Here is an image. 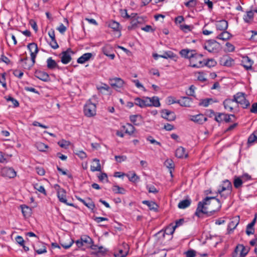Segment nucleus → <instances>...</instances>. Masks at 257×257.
<instances>
[{
    "instance_id": "nucleus-1",
    "label": "nucleus",
    "mask_w": 257,
    "mask_h": 257,
    "mask_svg": "<svg viewBox=\"0 0 257 257\" xmlns=\"http://www.w3.org/2000/svg\"><path fill=\"white\" fill-rule=\"evenodd\" d=\"M221 207V203L216 197H206L198 202L195 215L198 217H202L201 214H205L207 217L211 216Z\"/></svg>"
},
{
    "instance_id": "nucleus-2",
    "label": "nucleus",
    "mask_w": 257,
    "mask_h": 257,
    "mask_svg": "<svg viewBox=\"0 0 257 257\" xmlns=\"http://www.w3.org/2000/svg\"><path fill=\"white\" fill-rule=\"evenodd\" d=\"M189 66L193 68H201L205 66V60L203 55L196 52L190 61Z\"/></svg>"
},
{
    "instance_id": "nucleus-3",
    "label": "nucleus",
    "mask_w": 257,
    "mask_h": 257,
    "mask_svg": "<svg viewBox=\"0 0 257 257\" xmlns=\"http://www.w3.org/2000/svg\"><path fill=\"white\" fill-rule=\"evenodd\" d=\"M234 100H235L236 105L239 104L243 108H247L250 103L245 97V94L242 92H238L233 95Z\"/></svg>"
},
{
    "instance_id": "nucleus-4",
    "label": "nucleus",
    "mask_w": 257,
    "mask_h": 257,
    "mask_svg": "<svg viewBox=\"0 0 257 257\" xmlns=\"http://www.w3.org/2000/svg\"><path fill=\"white\" fill-rule=\"evenodd\" d=\"M96 106L95 103L88 101L84 106V113L87 117H92L96 114Z\"/></svg>"
},
{
    "instance_id": "nucleus-5",
    "label": "nucleus",
    "mask_w": 257,
    "mask_h": 257,
    "mask_svg": "<svg viewBox=\"0 0 257 257\" xmlns=\"http://www.w3.org/2000/svg\"><path fill=\"white\" fill-rule=\"evenodd\" d=\"M203 47L210 53H215L218 51L219 44L215 40H210L204 44Z\"/></svg>"
},
{
    "instance_id": "nucleus-6",
    "label": "nucleus",
    "mask_w": 257,
    "mask_h": 257,
    "mask_svg": "<svg viewBox=\"0 0 257 257\" xmlns=\"http://www.w3.org/2000/svg\"><path fill=\"white\" fill-rule=\"evenodd\" d=\"M196 50L194 49H183L179 52V54L184 58L189 59V61L196 53Z\"/></svg>"
},
{
    "instance_id": "nucleus-7",
    "label": "nucleus",
    "mask_w": 257,
    "mask_h": 257,
    "mask_svg": "<svg viewBox=\"0 0 257 257\" xmlns=\"http://www.w3.org/2000/svg\"><path fill=\"white\" fill-rule=\"evenodd\" d=\"M57 196L59 201L66 205L74 207V204L69 203L66 199V191L64 189L60 188L57 191Z\"/></svg>"
},
{
    "instance_id": "nucleus-8",
    "label": "nucleus",
    "mask_w": 257,
    "mask_h": 257,
    "mask_svg": "<svg viewBox=\"0 0 257 257\" xmlns=\"http://www.w3.org/2000/svg\"><path fill=\"white\" fill-rule=\"evenodd\" d=\"M230 116L235 117L234 114H227L223 113H218L217 115L215 116V120L218 122H221L224 121L226 122H230Z\"/></svg>"
},
{
    "instance_id": "nucleus-9",
    "label": "nucleus",
    "mask_w": 257,
    "mask_h": 257,
    "mask_svg": "<svg viewBox=\"0 0 257 257\" xmlns=\"http://www.w3.org/2000/svg\"><path fill=\"white\" fill-rule=\"evenodd\" d=\"M70 53H73L70 49L61 53V61L63 64H67L71 61L72 58Z\"/></svg>"
},
{
    "instance_id": "nucleus-10",
    "label": "nucleus",
    "mask_w": 257,
    "mask_h": 257,
    "mask_svg": "<svg viewBox=\"0 0 257 257\" xmlns=\"http://www.w3.org/2000/svg\"><path fill=\"white\" fill-rule=\"evenodd\" d=\"M223 104L224 108L230 112H232L234 108L236 106V104L235 100H234V98H227L225 99L223 102Z\"/></svg>"
},
{
    "instance_id": "nucleus-11",
    "label": "nucleus",
    "mask_w": 257,
    "mask_h": 257,
    "mask_svg": "<svg viewBox=\"0 0 257 257\" xmlns=\"http://www.w3.org/2000/svg\"><path fill=\"white\" fill-rule=\"evenodd\" d=\"M135 104L142 108L149 107V104L148 102H150L149 97H145L143 99L140 97H136L135 99Z\"/></svg>"
},
{
    "instance_id": "nucleus-12",
    "label": "nucleus",
    "mask_w": 257,
    "mask_h": 257,
    "mask_svg": "<svg viewBox=\"0 0 257 257\" xmlns=\"http://www.w3.org/2000/svg\"><path fill=\"white\" fill-rule=\"evenodd\" d=\"M190 119L195 123L203 124L207 120V118L203 114L199 113L197 115H190Z\"/></svg>"
},
{
    "instance_id": "nucleus-13",
    "label": "nucleus",
    "mask_w": 257,
    "mask_h": 257,
    "mask_svg": "<svg viewBox=\"0 0 257 257\" xmlns=\"http://www.w3.org/2000/svg\"><path fill=\"white\" fill-rule=\"evenodd\" d=\"M3 176L9 178H14L16 176V172L12 168L5 167L2 170Z\"/></svg>"
},
{
    "instance_id": "nucleus-14",
    "label": "nucleus",
    "mask_w": 257,
    "mask_h": 257,
    "mask_svg": "<svg viewBox=\"0 0 257 257\" xmlns=\"http://www.w3.org/2000/svg\"><path fill=\"white\" fill-rule=\"evenodd\" d=\"M35 76L40 80L47 82L50 80V76L48 74L44 71L40 70H36L35 72Z\"/></svg>"
},
{
    "instance_id": "nucleus-15",
    "label": "nucleus",
    "mask_w": 257,
    "mask_h": 257,
    "mask_svg": "<svg viewBox=\"0 0 257 257\" xmlns=\"http://www.w3.org/2000/svg\"><path fill=\"white\" fill-rule=\"evenodd\" d=\"M239 222V216L233 217L232 220L229 223L228 225V233H231L233 230L236 227Z\"/></svg>"
},
{
    "instance_id": "nucleus-16",
    "label": "nucleus",
    "mask_w": 257,
    "mask_h": 257,
    "mask_svg": "<svg viewBox=\"0 0 257 257\" xmlns=\"http://www.w3.org/2000/svg\"><path fill=\"white\" fill-rule=\"evenodd\" d=\"M215 26L217 30L223 31L227 30L228 24L227 21L221 20L216 21Z\"/></svg>"
},
{
    "instance_id": "nucleus-17",
    "label": "nucleus",
    "mask_w": 257,
    "mask_h": 257,
    "mask_svg": "<svg viewBox=\"0 0 257 257\" xmlns=\"http://www.w3.org/2000/svg\"><path fill=\"white\" fill-rule=\"evenodd\" d=\"M162 116L169 121L174 120L176 118L174 112L167 109L162 110Z\"/></svg>"
},
{
    "instance_id": "nucleus-18",
    "label": "nucleus",
    "mask_w": 257,
    "mask_h": 257,
    "mask_svg": "<svg viewBox=\"0 0 257 257\" xmlns=\"http://www.w3.org/2000/svg\"><path fill=\"white\" fill-rule=\"evenodd\" d=\"M46 63L47 67L49 70H54L55 69H60L56 61L53 59L52 57H49L47 59Z\"/></svg>"
},
{
    "instance_id": "nucleus-19",
    "label": "nucleus",
    "mask_w": 257,
    "mask_h": 257,
    "mask_svg": "<svg viewBox=\"0 0 257 257\" xmlns=\"http://www.w3.org/2000/svg\"><path fill=\"white\" fill-rule=\"evenodd\" d=\"M252 64L253 61L248 57L246 56L242 58L241 65L246 70L251 69Z\"/></svg>"
},
{
    "instance_id": "nucleus-20",
    "label": "nucleus",
    "mask_w": 257,
    "mask_h": 257,
    "mask_svg": "<svg viewBox=\"0 0 257 257\" xmlns=\"http://www.w3.org/2000/svg\"><path fill=\"white\" fill-rule=\"evenodd\" d=\"M192 103V99L188 97H183L181 99L177 101V103L184 107H190Z\"/></svg>"
},
{
    "instance_id": "nucleus-21",
    "label": "nucleus",
    "mask_w": 257,
    "mask_h": 257,
    "mask_svg": "<svg viewBox=\"0 0 257 257\" xmlns=\"http://www.w3.org/2000/svg\"><path fill=\"white\" fill-rule=\"evenodd\" d=\"M108 27L113 30L114 31H116L118 33V37H120L121 35L120 25L119 24L114 21H111L109 22Z\"/></svg>"
},
{
    "instance_id": "nucleus-22",
    "label": "nucleus",
    "mask_w": 257,
    "mask_h": 257,
    "mask_svg": "<svg viewBox=\"0 0 257 257\" xmlns=\"http://www.w3.org/2000/svg\"><path fill=\"white\" fill-rule=\"evenodd\" d=\"M132 15L134 16L132 18L131 24L133 28H136L139 24L142 23L143 20L142 18L137 16V14H132Z\"/></svg>"
},
{
    "instance_id": "nucleus-23",
    "label": "nucleus",
    "mask_w": 257,
    "mask_h": 257,
    "mask_svg": "<svg viewBox=\"0 0 257 257\" xmlns=\"http://www.w3.org/2000/svg\"><path fill=\"white\" fill-rule=\"evenodd\" d=\"M256 220V217L255 216L254 218L252 220V221L247 225L246 229V233L248 235L253 234L254 233V228H253V226L255 223Z\"/></svg>"
},
{
    "instance_id": "nucleus-24",
    "label": "nucleus",
    "mask_w": 257,
    "mask_h": 257,
    "mask_svg": "<svg viewBox=\"0 0 257 257\" xmlns=\"http://www.w3.org/2000/svg\"><path fill=\"white\" fill-rule=\"evenodd\" d=\"M235 251L236 252L240 251V257H244L247 254L248 249L243 245L239 244L236 247Z\"/></svg>"
},
{
    "instance_id": "nucleus-25",
    "label": "nucleus",
    "mask_w": 257,
    "mask_h": 257,
    "mask_svg": "<svg viewBox=\"0 0 257 257\" xmlns=\"http://www.w3.org/2000/svg\"><path fill=\"white\" fill-rule=\"evenodd\" d=\"M175 155L178 158H187L188 157V154L186 153L185 149L182 147H180L177 149Z\"/></svg>"
},
{
    "instance_id": "nucleus-26",
    "label": "nucleus",
    "mask_w": 257,
    "mask_h": 257,
    "mask_svg": "<svg viewBox=\"0 0 257 257\" xmlns=\"http://www.w3.org/2000/svg\"><path fill=\"white\" fill-rule=\"evenodd\" d=\"M111 86L120 88L123 86V81L119 78H115L110 80Z\"/></svg>"
},
{
    "instance_id": "nucleus-27",
    "label": "nucleus",
    "mask_w": 257,
    "mask_h": 257,
    "mask_svg": "<svg viewBox=\"0 0 257 257\" xmlns=\"http://www.w3.org/2000/svg\"><path fill=\"white\" fill-rule=\"evenodd\" d=\"M92 56L91 53H86L78 58L77 62L79 64H83L88 61Z\"/></svg>"
},
{
    "instance_id": "nucleus-28",
    "label": "nucleus",
    "mask_w": 257,
    "mask_h": 257,
    "mask_svg": "<svg viewBox=\"0 0 257 257\" xmlns=\"http://www.w3.org/2000/svg\"><path fill=\"white\" fill-rule=\"evenodd\" d=\"M20 208L25 217H28L31 216L32 214V209L30 207L26 205H21L20 206Z\"/></svg>"
},
{
    "instance_id": "nucleus-29",
    "label": "nucleus",
    "mask_w": 257,
    "mask_h": 257,
    "mask_svg": "<svg viewBox=\"0 0 257 257\" xmlns=\"http://www.w3.org/2000/svg\"><path fill=\"white\" fill-rule=\"evenodd\" d=\"M232 37L231 34L228 32L225 31H222L219 35L216 37V39L226 41Z\"/></svg>"
},
{
    "instance_id": "nucleus-30",
    "label": "nucleus",
    "mask_w": 257,
    "mask_h": 257,
    "mask_svg": "<svg viewBox=\"0 0 257 257\" xmlns=\"http://www.w3.org/2000/svg\"><path fill=\"white\" fill-rule=\"evenodd\" d=\"M81 238L84 245V249L89 248L91 243H93L92 238L87 235H84L82 236Z\"/></svg>"
},
{
    "instance_id": "nucleus-31",
    "label": "nucleus",
    "mask_w": 257,
    "mask_h": 257,
    "mask_svg": "<svg viewBox=\"0 0 257 257\" xmlns=\"http://www.w3.org/2000/svg\"><path fill=\"white\" fill-rule=\"evenodd\" d=\"M191 203V200L189 198L180 201L178 204V207L180 209H185L189 207Z\"/></svg>"
},
{
    "instance_id": "nucleus-32",
    "label": "nucleus",
    "mask_w": 257,
    "mask_h": 257,
    "mask_svg": "<svg viewBox=\"0 0 257 257\" xmlns=\"http://www.w3.org/2000/svg\"><path fill=\"white\" fill-rule=\"evenodd\" d=\"M122 128L125 132V133L129 135H132L135 130V127L131 123H127L125 125H123Z\"/></svg>"
},
{
    "instance_id": "nucleus-33",
    "label": "nucleus",
    "mask_w": 257,
    "mask_h": 257,
    "mask_svg": "<svg viewBox=\"0 0 257 257\" xmlns=\"http://www.w3.org/2000/svg\"><path fill=\"white\" fill-rule=\"evenodd\" d=\"M150 102H148L149 106L159 107L160 106L159 98L157 96H153L152 97H149Z\"/></svg>"
},
{
    "instance_id": "nucleus-34",
    "label": "nucleus",
    "mask_w": 257,
    "mask_h": 257,
    "mask_svg": "<svg viewBox=\"0 0 257 257\" xmlns=\"http://www.w3.org/2000/svg\"><path fill=\"white\" fill-rule=\"evenodd\" d=\"M221 185L225 187L226 189L227 190L226 195L230 194L232 189L231 182L226 179L222 181Z\"/></svg>"
},
{
    "instance_id": "nucleus-35",
    "label": "nucleus",
    "mask_w": 257,
    "mask_h": 257,
    "mask_svg": "<svg viewBox=\"0 0 257 257\" xmlns=\"http://www.w3.org/2000/svg\"><path fill=\"white\" fill-rule=\"evenodd\" d=\"M93 161L96 163V165H91L90 170L92 172L101 171V168L99 160L97 159H94Z\"/></svg>"
},
{
    "instance_id": "nucleus-36",
    "label": "nucleus",
    "mask_w": 257,
    "mask_h": 257,
    "mask_svg": "<svg viewBox=\"0 0 257 257\" xmlns=\"http://www.w3.org/2000/svg\"><path fill=\"white\" fill-rule=\"evenodd\" d=\"M28 48L30 50L31 53L37 54L38 52V48L37 44L31 43L28 44Z\"/></svg>"
},
{
    "instance_id": "nucleus-37",
    "label": "nucleus",
    "mask_w": 257,
    "mask_h": 257,
    "mask_svg": "<svg viewBox=\"0 0 257 257\" xmlns=\"http://www.w3.org/2000/svg\"><path fill=\"white\" fill-rule=\"evenodd\" d=\"M254 16V12L252 11H247L246 14L243 16V20L246 23H249L251 21Z\"/></svg>"
},
{
    "instance_id": "nucleus-38",
    "label": "nucleus",
    "mask_w": 257,
    "mask_h": 257,
    "mask_svg": "<svg viewBox=\"0 0 257 257\" xmlns=\"http://www.w3.org/2000/svg\"><path fill=\"white\" fill-rule=\"evenodd\" d=\"M112 190L116 194H124L126 193V190L123 188L116 185L113 186Z\"/></svg>"
},
{
    "instance_id": "nucleus-39",
    "label": "nucleus",
    "mask_w": 257,
    "mask_h": 257,
    "mask_svg": "<svg viewBox=\"0 0 257 257\" xmlns=\"http://www.w3.org/2000/svg\"><path fill=\"white\" fill-rule=\"evenodd\" d=\"M227 190L221 184L219 185V188L217 190V193L219 194L221 197L225 199L228 195H226Z\"/></svg>"
},
{
    "instance_id": "nucleus-40",
    "label": "nucleus",
    "mask_w": 257,
    "mask_h": 257,
    "mask_svg": "<svg viewBox=\"0 0 257 257\" xmlns=\"http://www.w3.org/2000/svg\"><path fill=\"white\" fill-rule=\"evenodd\" d=\"M68 243H66L62 240L60 241L61 245L65 249L69 248L74 243V240L70 237L68 238Z\"/></svg>"
},
{
    "instance_id": "nucleus-41",
    "label": "nucleus",
    "mask_w": 257,
    "mask_h": 257,
    "mask_svg": "<svg viewBox=\"0 0 257 257\" xmlns=\"http://www.w3.org/2000/svg\"><path fill=\"white\" fill-rule=\"evenodd\" d=\"M37 149L40 152H45L48 146L42 142H37L35 144Z\"/></svg>"
},
{
    "instance_id": "nucleus-42",
    "label": "nucleus",
    "mask_w": 257,
    "mask_h": 257,
    "mask_svg": "<svg viewBox=\"0 0 257 257\" xmlns=\"http://www.w3.org/2000/svg\"><path fill=\"white\" fill-rule=\"evenodd\" d=\"M243 182L241 177H235L233 181V185L235 188H239L242 186Z\"/></svg>"
},
{
    "instance_id": "nucleus-43",
    "label": "nucleus",
    "mask_w": 257,
    "mask_h": 257,
    "mask_svg": "<svg viewBox=\"0 0 257 257\" xmlns=\"http://www.w3.org/2000/svg\"><path fill=\"white\" fill-rule=\"evenodd\" d=\"M102 51L105 55L107 56L113 51V49L110 45L107 44L102 48Z\"/></svg>"
},
{
    "instance_id": "nucleus-44",
    "label": "nucleus",
    "mask_w": 257,
    "mask_h": 257,
    "mask_svg": "<svg viewBox=\"0 0 257 257\" xmlns=\"http://www.w3.org/2000/svg\"><path fill=\"white\" fill-rule=\"evenodd\" d=\"M164 165L170 169V172L172 175V170L174 168L173 161L171 159H167L164 163Z\"/></svg>"
},
{
    "instance_id": "nucleus-45",
    "label": "nucleus",
    "mask_w": 257,
    "mask_h": 257,
    "mask_svg": "<svg viewBox=\"0 0 257 257\" xmlns=\"http://www.w3.org/2000/svg\"><path fill=\"white\" fill-rule=\"evenodd\" d=\"M176 55L171 51H168L165 52L163 55H162L161 56V58H163L165 59H168V58H174L175 57Z\"/></svg>"
},
{
    "instance_id": "nucleus-46",
    "label": "nucleus",
    "mask_w": 257,
    "mask_h": 257,
    "mask_svg": "<svg viewBox=\"0 0 257 257\" xmlns=\"http://www.w3.org/2000/svg\"><path fill=\"white\" fill-rule=\"evenodd\" d=\"M255 141L257 142V136H255L252 133L249 136L247 140V145L248 147L250 146Z\"/></svg>"
},
{
    "instance_id": "nucleus-47",
    "label": "nucleus",
    "mask_w": 257,
    "mask_h": 257,
    "mask_svg": "<svg viewBox=\"0 0 257 257\" xmlns=\"http://www.w3.org/2000/svg\"><path fill=\"white\" fill-rule=\"evenodd\" d=\"M130 120L132 122H133L135 125H138L139 123L137 122L138 119H139L140 120L142 119V116L141 115L136 114V115H132L130 116Z\"/></svg>"
},
{
    "instance_id": "nucleus-48",
    "label": "nucleus",
    "mask_w": 257,
    "mask_h": 257,
    "mask_svg": "<svg viewBox=\"0 0 257 257\" xmlns=\"http://www.w3.org/2000/svg\"><path fill=\"white\" fill-rule=\"evenodd\" d=\"M34 187L35 189L38 190L40 193L43 194L45 195H47L46 191L43 186L40 185L39 184L36 183L34 184Z\"/></svg>"
},
{
    "instance_id": "nucleus-49",
    "label": "nucleus",
    "mask_w": 257,
    "mask_h": 257,
    "mask_svg": "<svg viewBox=\"0 0 257 257\" xmlns=\"http://www.w3.org/2000/svg\"><path fill=\"white\" fill-rule=\"evenodd\" d=\"M36 55H37V54H34L33 53H31V62L29 63V65L26 66L25 69L29 70L34 65V64L35 63V59L36 57Z\"/></svg>"
},
{
    "instance_id": "nucleus-50",
    "label": "nucleus",
    "mask_w": 257,
    "mask_h": 257,
    "mask_svg": "<svg viewBox=\"0 0 257 257\" xmlns=\"http://www.w3.org/2000/svg\"><path fill=\"white\" fill-rule=\"evenodd\" d=\"M126 176L128 177L129 180L133 183L137 182L140 179L139 177L135 172L132 174V176L128 174L126 175Z\"/></svg>"
},
{
    "instance_id": "nucleus-51",
    "label": "nucleus",
    "mask_w": 257,
    "mask_h": 257,
    "mask_svg": "<svg viewBox=\"0 0 257 257\" xmlns=\"http://www.w3.org/2000/svg\"><path fill=\"white\" fill-rule=\"evenodd\" d=\"M193 28V27L192 26H189L186 24L181 25L180 26V29L184 33L190 32Z\"/></svg>"
},
{
    "instance_id": "nucleus-52",
    "label": "nucleus",
    "mask_w": 257,
    "mask_h": 257,
    "mask_svg": "<svg viewBox=\"0 0 257 257\" xmlns=\"http://www.w3.org/2000/svg\"><path fill=\"white\" fill-rule=\"evenodd\" d=\"M212 101V98H206L202 99L199 103V105L203 106L204 107H207L209 105L210 102Z\"/></svg>"
},
{
    "instance_id": "nucleus-53",
    "label": "nucleus",
    "mask_w": 257,
    "mask_h": 257,
    "mask_svg": "<svg viewBox=\"0 0 257 257\" xmlns=\"http://www.w3.org/2000/svg\"><path fill=\"white\" fill-rule=\"evenodd\" d=\"M86 206L89 209H91L92 212H94L93 209H94L95 206L94 202L91 200L90 198H87V202L86 204Z\"/></svg>"
},
{
    "instance_id": "nucleus-54",
    "label": "nucleus",
    "mask_w": 257,
    "mask_h": 257,
    "mask_svg": "<svg viewBox=\"0 0 257 257\" xmlns=\"http://www.w3.org/2000/svg\"><path fill=\"white\" fill-rule=\"evenodd\" d=\"M175 228L173 226V224L171 223L165 229V233L167 234H173L175 230Z\"/></svg>"
},
{
    "instance_id": "nucleus-55",
    "label": "nucleus",
    "mask_w": 257,
    "mask_h": 257,
    "mask_svg": "<svg viewBox=\"0 0 257 257\" xmlns=\"http://www.w3.org/2000/svg\"><path fill=\"white\" fill-rule=\"evenodd\" d=\"M97 89L101 92H103V90L108 91L110 89V87L106 84H102L101 86H97Z\"/></svg>"
},
{
    "instance_id": "nucleus-56",
    "label": "nucleus",
    "mask_w": 257,
    "mask_h": 257,
    "mask_svg": "<svg viewBox=\"0 0 257 257\" xmlns=\"http://www.w3.org/2000/svg\"><path fill=\"white\" fill-rule=\"evenodd\" d=\"M195 89L196 87L193 85H191L186 91V94L189 96H194Z\"/></svg>"
},
{
    "instance_id": "nucleus-57",
    "label": "nucleus",
    "mask_w": 257,
    "mask_h": 257,
    "mask_svg": "<svg viewBox=\"0 0 257 257\" xmlns=\"http://www.w3.org/2000/svg\"><path fill=\"white\" fill-rule=\"evenodd\" d=\"M41 245L42 247L38 249L35 247V251L39 254L44 253L47 252V249L45 245L42 243Z\"/></svg>"
},
{
    "instance_id": "nucleus-58",
    "label": "nucleus",
    "mask_w": 257,
    "mask_h": 257,
    "mask_svg": "<svg viewBox=\"0 0 257 257\" xmlns=\"http://www.w3.org/2000/svg\"><path fill=\"white\" fill-rule=\"evenodd\" d=\"M107 250L103 246H100L98 248V250L95 252L97 254L104 255L107 252Z\"/></svg>"
},
{
    "instance_id": "nucleus-59",
    "label": "nucleus",
    "mask_w": 257,
    "mask_h": 257,
    "mask_svg": "<svg viewBox=\"0 0 257 257\" xmlns=\"http://www.w3.org/2000/svg\"><path fill=\"white\" fill-rule=\"evenodd\" d=\"M186 7L188 8H193L196 5V0H189L184 3Z\"/></svg>"
},
{
    "instance_id": "nucleus-60",
    "label": "nucleus",
    "mask_w": 257,
    "mask_h": 257,
    "mask_svg": "<svg viewBox=\"0 0 257 257\" xmlns=\"http://www.w3.org/2000/svg\"><path fill=\"white\" fill-rule=\"evenodd\" d=\"M58 144L61 148H66L67 147H68L69 146L70 143H69V142L62 140L61 141H59L58 143Z\"/></svg>"
},
{
    "instance_id": "nucleus-61",
    "label": "nucleus",
    "mask_w": 257,
    "mask_h": 257,
    "mask_svg": "<svg viewBox=\"0 0 257 257\" xmlns=\"http://www.w3.org/2000/svg\"><path fill=\"white\" fill-rule=\"evenodd\" d=\"M186 257H195L196 255V252L193 249H189L185 252Z\"/></svg>"
},
{
    "instance_id": "nucleus-62",
    "label": "nucleus",
    "mask_w": 257,
    "mask_h": 257,
    "mask_svg": "<svg viewBox=\"0 0 257 257\" xmlns=\"http://www.w3.org/2000/svg\"><path fill=\"white\" fill-rule=\"evenodd\" d=\"M128 251H123L122 249H119L118 253L114 254L115 257H125L127 254Z\"/></svg>"
},
{
    "instance_id": "nucleus-63",
    "label": "nucleus",
    "mask_w": 257,
    "mask_h": 257,
    "mask_svg": "<svg viewBox=\"0 0 257 257\" xmlns=\"http://www.w3.org/2000/svg\"><path fill=\"white\" fill-rule=\"evenodd\" d=\"M147 190L149 193H157L158 192V190L153 185H147Z\"/></svg>"
},
{
    "instance_id": "nucleus-64",
    "label": "nucleus",
    "mask_w": 257,
    "mask_h": 257,
    "mask_svg": "<svg viewBox=\"0 0 257 257\" xmlns=\"http://www.w3.org/2000/svg\"><path fill=\"white\" fill-rule=\"evenodd\" d=\"M148 207L150 210L157 211L158 210V206L155 202L151 201V203L149 204Z\"/></svg>"
}]
</instances>
